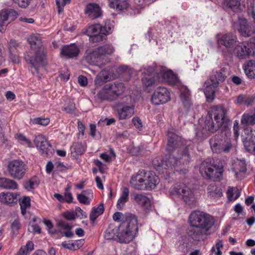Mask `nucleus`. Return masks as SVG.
<instances>
[{
    "mask_svg": "<svg viewBox=\"0 0 255 255\" xmlns=\"http://www.w3.org/2000/svg\"><path fill=\"white\" fill-rule=\"evenodd\" d=\"M237 42V36L231 33H227L217 36L218 45L220 47H224L228 51H232Z\"/></svg>",
    "mask_w": 255,
    "mask_h": 255,
    "instance_id": "2eb2a0df",
    "label": "nucleus"
},
{
    "mask_svg": "<svg viewBox=\"0 0 255 255\" xmlns=\"http://www.w3.org/2000/svg\"><path fill=\"white\" fill-rule=\"evenodd\" d=\"M124 3V2L123 0H113L110 1L109 5L111 8H116L119 10H122L125 8V6L123 4Z\"/></svg>",
    "mask_w": 255,
    "mask_h": 255,
    "instance_id": "864d4df0",
    "label": "nucleus"
},
{
    "mask_svg": "<svg viewBox=\"0 0 255 255\" xmlns=\"http://www.w3.org/2000/svg\"><path fill=\"white\" fill-rule=\"evenodd\" d=\"M49 119L48 118H37L34 119L33 120V123L37 125H39L41 126H45L49 124Z\"/></svg>",
    "mask_w": 255,
    "mask_h": 255,
    "instance_id": "680f3d73",
    "label": "nucleus"
},
{
    "mask_svg": "<svg viewBox=\"0 0 255 255\" xmlns=\"http://www.w3.org/2000/svg\"><path fill=\"white\" fill-rule=\"evenodd\" d=\"M33 142L41 155L48 156L53 154L54 149L43 135L38 134L36 135Z\"/></svg>",
    "mask_w": 255,
    "mask_h": 255,
    "instance_id": "f8f14e48",
    "label": "nucleus"
},
{
    "mask_svg": "<svg viewBox=\"0 0 255 255\" xmlns=\"http://www.w3.org/2000/svg\"><path fill=\"white\" fill-rule=\"evenodd\" d=\"M168 143L166 146V150L169 152L175 150L177 148H180L183 144L181 137L175 133L174 129H171L167 131Z\"/></svg>",
    "mask_w": 255,
    "mask_h": 255,
    "instance_id": "dca6fc26",
    "label": "nucleus"
},
{
    "mask_svg": "<svg viewBox=\"0 0 255 255\" xmlns=\"http://www.w3.org/2000/svg\"><path fill=\"white\" fill-rule=\"evenodd\" d=\"M33 246L32 242L28 241L25 246L20 248L16 255H27L33 250Z\"/></svg>",
    "mask_w": 255,
    "mask_h": 255,
    "instance_id": "49530a36",
    "label": "nucleus"
},
{
    "mask_svg": "<svg viewBox=\"0 0 255 255\" xmlns=\"http://www.w3.org/2000/svg\"><path fill=\"white\" fill-rule=\"evenodd\" d=\"M245 73L250 79L255 78V61L251 60L248 61L243 66Z\"/></svg>",
    "mask_w": 255,
    "mask_h": 255,
    "instance_id": "4c0bfd02",
    "label": "nucleus"
},
{
    "mask_svg": "<svg viewBox=\"0 0 255 255\" xmlns=\"http://www.w3.org/2000/svg\"><path fill=\"white\" fill-rule=\"evenodd\" d=\"M204 87V92L207 101L211 102L214 99L215 93L219 87H215L212 83H210L208 81L205 82Z\"/></svg>",
    "mask_w": 255,
    "mask_h": 255,
    "instance_id": "a878e982",
    "label": "nucleus"
},
{
    "mask_svg": "<svg viewBox=\"0 0 255 255\" xmlns=\"http://www.w3.org/2000/svg\"><path fill=\"white\" fill-rule=\"evenodd\" d=\"M98 57L100 59L102 57L112 54L115 49L113 46L111 44H106L102 46H99L95 49Z\"/></svg>",
    "mask_w": 255,
    "mask_h": 255,
    "instance_id": "72a5a7b5",
    "label": "nucleus"
},
{
    "mask_svg": "<svg viewBox=\"0 0 255 255\" xmlns=\"http://www.w3.org/2000/svg\"><path fill=\"white\" fill-rule=\"evenodd\" d=\"M241 123L244 128H250L249 126L255 125V111L244 113L242 116Z\"/></svg>",
    "mask_w": 255,
    "mask_h": 255,
    "instance_id": "2f4dec72",
    "label": "nucleus"
},
{
    "mask_svg": "<svg viewBox=\"0 0 255 255\" xmlns=\"http://www.w3.org/2000/svg\"><path fill=\"white\" fill-rule=\"evenodd\" d=\"M238 30L241 35L245 37L252 36L254 42H255V27L249 25L245 18L239 17L238 19Z\"/></svg>",
    "mask_w": 255,
    "mask_h": 255,
    "instance_id": "f3484780",
    "label": "nucleus"
},
{
    "mask_svg": "<svg viewBox=\"0 0 255 255\" xmlns=\"http://www.w3.org/2000/svg\"><path fill=\"white\" fill-rule=\"evenodd\" d=\"M224 4L235 12H240L242 9L239 0H224Z\"/></svg>",
    "mask_w": 255,
    "mask_h": 255,
    "instance_id": "a19ab883",
    "label": "nucleus"
},
{
    "mask_svg": "<svg viewBox=\"0 0 255 255\" xmlns=\"http://www.w3.org/2000/svg\"><path fill=\"white\" fill-rule=\"evenodd\" d=\"M104 211V205L100 204L98 207L93 208L90 214V219L94 222L99 216L103 214Z\"/></svg>",
    "mask_w": 255,
    "mask_h": 255,
    "instance_id": "37998d69",
    "label": "nucleus"
},
{
    "mask_svg": "<svg viewBox=\"0 0 255 255\" xmlns=\"http://www.w3.org/2000/svg\"><path fill=\"white\" fill-rule=\"evenodd\" d=\"M170 100V92L165 87H159L151 96V102L155 105L163 104Z\"/></svg>",
    "mask_w": 255,
    "mask_h": 255,
    "instance_id": "4468645a",
    "label": "nucleus"
},
{
    "mask_svg": "<svg viewBox=\"0 0 255 255\" xmlns=\"http://www.w3.org/2000/svg\"><path fill=\"white\" fill-rule=\"evenodd\" d=\"M226 69L222 68L217 71H213L210 76V81L215 87H220L227 78Z\"/></svg>",
    "mask_w": 255,
    "mask_h": 255,
    "instance_id": "6ab92c4d",
    "label": "nucleus"
},
{
    "mask_svg": "<svg viewBox=\"0 0 255 255\" xmlns=\"http://www.w3.org/2000/svg\"><path fill=\"white\" fill-rule=\"evenodd\" d=\"M77 199L78 200L80 203L85 205H89L90 203L91 200V199H90L89 197L85 196L81 194L77 195Z\"/></svg>",
    "mask_w": 255,
    "mask_h": 255,
    "instance_id": "052dcab7",
    "label": "nucleus"
},
{
    "mask_svg": "<svg viewBox=\"0 0 255 255\" xmlns=\"http://www.w3.org/2000/svg\"><path fill=\"white\" fill-rule=\"evenodd\" d=\"M15 3L17 4L21 8L27 7L30 3L31 0H12Z\"/></svg>",
    "mask_w": 255,
    "mask_h": 255,
    "instance_id": "0e129e2a",
    "label": "nucleus"
},
{
    "mask_svg": "<svg viewBox=\"0 0 255 255\" xmlns=\"http://www.w3.org/2000/svg\"><path fill=\"white\" fill-rule=\"evenodd\" d=\"M247 12L248 15L253 19V22L255 23V0H252V2L248 6Z\"/></svg>",
    "mask_w": 255,
    "mask_h": 255,
    "instance_id": "5fc2aeb1",
    "label": "nucleus"
},
{
    "mask_svg": "<svg viewBox=\"0 0 255 255\" xmlns=\"http://www.w3.org/2000/svg\"><path fill=\"white\" fill-rule=\"evenodd\" d=\"M6 12L7 14L8 19H9L10 21H13L15 20L18 14L16 11L13 9H6Z\"/></svg>",
    "mask_w": 255,
    "mask_h": 255,
    "instance_id": "bf43d9fd",
    "label": "nucleus"
},
{
    "mask_svg": "<svg viewBox=\"0 0 255 255\" xmlns=\"http://www.w3.org/2000/svg\"><path fill=\"white\" fill-rule=\"evenodd\" d=\"M109 78V75L105 71H102L96 77L95 80L96 85H101L102 83L107 82Z\"/></svg>",
    "mask_w": 255,
    "mask_h": 255,
    "instance_id": "8fccbe9b",
    "label": "nucleus"
},
{
    "mask_svg": "<svg viewBox=\"0 0 255 255\" xmlns=\"http://www.w3.org/2000/svg\"><path fill=\"white\" fill-rule=\"evenodd\" d=\"M222 131L220 134H216L209 140L211 149L214 153H228L235 148L232 140L229 137L228 128Z\"/></svg>",
    "mask_w": 255,
    "mask_h": 255,
    "instance_id": "39448f33",
    "label": "nucleus"
},
{
    "mask_svg": "<svg viewBox=\"0 0 255 255\" xmlns=\"http://www.w3.org/2000/svg\"><path fill=\"white\" fill-rule=\"evenodd\" d=\"M180 99L184 107L189 110L192 105L191 101V94L189 90L186 87H182L180 89Z\"/></svg>",
    "mask_w": 255,
    "mask_h": 255,
    "instance_id": "c85d7f7f",
    "label": "nucleus"
},
{
    "mask_svg": "<svg viewBox=\"0 0 255 255\" xmlns=\"http://www.w3.org/2000/svg\"><path fill=\"white\" fill-rule=\"evenodd\" d=\"M57 225L59 227H61L62 228H63V229L66 230H71L72 228V226H71L70 224L66 223L62 221H59L57 223Z\"/></svg>",
    "mask_w": 255,
    "mask_h": 255,
    "instance_id": "774afa93",
    "label": "nucleus"
},
{
    "mask_svg": "<svg viewBox=\"0 0 255 255\" xmlns=\"http://www.w3.org/2000/svg\"><path fill=\"white\" fill-rule=\"evenodd\" d=\"M190 159V157L188 152L187 147H185L179 157H176L173 155L170 154L169 158L165 162L162 160L161 157H157L153 160L152 164L156 170H159L161 168L166 169L172 167H175L179 165L181 162L183 164L185 163L187 164L189 162Z\"/></svg>",
    "mask_w": 255,
    "mask_h": 255,
    "instance_id": "0eeeda50",
    "label": "nucleus"
},
{
    "mask_svg": "<svg viewBox=\"0 0 255 255\" xmlns=\"http://www.w3.org/2000/svg\"><path fill=\"white\" fill-rule=\"evenodd\" d=\"M129 189L127 187H124L123 188L121 195L118 200L117 204V208L118 209L122 210L125 206V204L128 201L129 199Z\"/></svg>",
    "mask_w": 255,
    "mask_h": 255,
    "instance_id": "e433bc0d",
    "label": "nucleus"
},
{
    "mask_svg": "<svg viewBox=\"0 0 255 255\" xmlns=\"http://www.w3.org/2000/svg\"><path fill=\"white\" fill-rule=\"evenodd\" d=\"M85 13L88 17L94 19L101 16V10L98 4L90 3L86 7Z\"/></svg>",
    "mask_w": 255,
    "mask_h": 255,
    "instance_id": "cd10ccee",
    "label": "nucleus"
},
{
    "mask_svg": "<svg viewBox=\"0 0 255 255\" xmlns=\"http://www.w3.org/2000/svg\"><path fill=\"white\" fill-rule=\"evenodd\" d=\"M128 214H126L124 215L121 212H117L113 215V219L115 221L120 222L123 221L122 222H124L126 219V215Z\"/></svg>",
    "mask_w": 255,
    "mask_h": 255,
    "instance_id": "e2e57ef3",
    "label": "nucleus"
},
{
    "mask_svg": "<svg viewBox=\"0 0 255 255\" xmlns=\"http://www.w3.org/2000/svg\"><path fill=\"white\" fill-rule=\"evenodd\" d=\"M119 232V226L117 227L114 224H110L106 230L104 237L106 240H110L117 237V235Z\"/></svg>",
    "mask_w": 255,
    "mask_h": 255,
    "instance_id": "ea45409f",
    "label": "nucleus"
},
{
    "mask_svg": "<svg viewBox=\"0 0 255 255\" xmlns=\"http://www.w3.org/2000/svg\"><path fill=\"white\" fill-rule=\"evenodd\" d=\"M21 212L23 215L26 214V210L30 206V199L29 197H24L21 201H19Z\"/></svg>",
    "mask_w": 255,
    "mask_h": 255,
    "instance_id": "09e8293b",
    "label": "nucleus"
},
{
    "mask_svg": "<svg viewBox=\"0 0 255 255\" xmlns=\"http://www.w3.org/2000/svg\"><path fill=\"white\" fill-rule=\"evenodd\" d=\"M133 199L138 204L142 206H146L149 204V198L141 194H136L133 195Z\"/></svg>",
    "mask_w": 255,
    "mask_h": 255,
    "instance_id": "a18cd8bd",
    "label": "nucleus"
},
{
    "mask_svg": "<svg viewBox=\"0 0 255 255\" xmlns=\"http://www.w3.org/2000/svg\"><path fill=\"white\" fill-rule=\"evenodd\" d=\"M241 136L245 148L249 152L255 153V130L252 128H244Z\"/></svg>",
    "mask_w": 255,
    "mask_h": 255,
    "instance_id": "ddd939ff",
    "label": "nucleus"
},
{
    "mask_svg": "<svg viewBox=\"0 0 255 255\" xmlns=\"http://www.w3.org/2000/svg\"><path fill=\"white\" fill-rule=\"evenodd\" d=\"M234 54L239 59L246 58V56L254 53V49L246 46L244 43L236 45L233 50Z\"/></svg>",
    "mask_w": 255,
    "mask_h": 255,
    "instance_id": "4be33fe9",
    "label": "nucleus"
},
{
    "mask_svg": "<svg viewBox=\"0 0 255 255\" xmlns=\"http://www.w3.org/2000/svg\"><path fill=\"white\" fill-rule=\"evenodd\" d=\"M64 202L71 203L73 202V197L71 192H65L64 194Z\"/></svg>",
    "mask_w": 255,
    "mask_h": 255,
    "instance_id": "338daca9",
    "label": "nucleus"
},
{
    "mask_svg": "<svg viewBox=\"0 0 255 255\" xmlns=\"http://www.w3.org/2000/svg\"><path fill=\"white\" fill-rule=\"evenodd\" d=\"M177 245L179 250L182 252L186 253L188 251L189 243L186 237H182L177 242Z\"/></svg>",
    "mask_w": 255,
    "mask_h": 255,
    "instance_id": "de8ad7c7",
    "label": "nucleus"
},
{
    "mask_svg": "<svg viewBox=\"0 0 255 255\" xmlns=\"http://www.w3.org/2000/svg\"><path fill=\"white\" fill-rule=\"evenodd\" d=\"M27 169V165L21 160L13 159L8 163L7 171L9 175L16 179H22Z\"/></svg>",
    "mask_w": 255,
    "mask_h": 255,
    "instance_id": "9b49d317",
    "label": "nucleus"
},
{
    "mask_svg": "<svg viewBox=\"0 0 255 255\" xmlns=\"http://www.w3.org/2000/svg\"><path fill=\"white\" fill-rule=\"evenodd\" d=\"M191 227L188 229V235L193 240H204L206 236L210 235V229L214 225L213 218L209 214L200 211H194L189 216Z\"/></svg>",
    "mask_w": 255,
    "mask_h": 255,
    "instance_id": "f257e3e1",
    "label": "nucleus"
},
{
    "mask_svg": "<svg viewBox=\"0 0 255 255\" xmlns=\"http://www.w3.org/2000/svg\"><path fill=\"white\" fill-rule=\"evenodd\" d=\"M86 149V145L82 142H73L70 146L71 156L76 158L78 155H81L85 153Z\"/></svg>",
    "mask_w": 255,
    "mask_h": 255,
    "instance_id": "7c9ffc66",
    "label": "nucleus"
},
{
    "mask_svg": "<svg viewBox=\"0 0 255 255\" xmlns=\"http://www.w3.org/2000/svg\"><path fill=\"white\" fill-rule=\"evenodd\" d=\"M225 162L216 160L213 163L203 161L200 167V172L203 176L214 181H219L223 178Z\"/></svg>",
    "mask_w": 255,
    "mask_h": 255,
    "instance_id": "423d86ee",
    "label": "nucleus"
},
{
    "mask_svg": "<svg viewBox=\"0 0 255 255\" xmlns=\"http://www.w3.org/2000/svg\"><path fill=\"white\" fill-rule=\"evenodd\" d=\"M80 52L79 47L75 44L66 45L62 47L61 50V55L68 58L77 57Z\"/></svg>",
    "mask_w": 255,
    "mask_h": 255,
    "instance_id": "5701e85b",
    "label": "nucleus"
},
{
    "mask_svg": "<svg viewBox=\"0 0 255 255\" xmlns=\"http://www.w3.org/2000/svg\"><path fill=\"white\" fill-rule=\"evenodd\" d=\"M98 57L100 59L102 57L112 54L115 49L113 46L111 44H106L102 46H99L95 49Z\"/></svg>",
    "mask_w": 255,
    "mask_h": 255,
    "instance_id": "f704fd0d",
    "label": "nucleus"
},
{
    "mask_svg": "<svg viewBox=\"0 0 255 255\" xmlns=\"http://www.w3.org/2000/svg\"><path fill=\"white\" fill-rule=\"evenodd\" d=\"M98 57L100 59L102 57L112 54L115 49L113 46L111 44H106L102 46H99L95 49Z\"/></svg>",
    "mask_w": 255,
    "mask_h": 255,
    "instance_id": "c9c22d12",
    "label": "nucleus"
},
{
    "mask_svg": "<svg viewBox=\"0 0 255 255\" xmlns=\"http://www.w3.org/2000/svg\"><path fill=\"white\" fill-rule=\"evenodd\" d=\"M145 190H152L159 183L158 176L151 171L144 173Z\"/></svg>",
    "mask_w": 255,
    "mask_h": 255,
    "instance_id": "b1692460",
    "label": "nucleus"
},
{
    "mask_svg": "<svg viewBox=\"0 0 255 255\" xmlns=\"http://www.w3.org/2000/svg\"><path fill=\"white\" fill-rule=\"evenodd\" d=\"M207 194L208 197L211 199H218L222 196L221 189L215 183L208 185L207 188Z\"/></svg>",
    "mask_w": 255,
    "mask_h": 255,
    "instance_id": "473e14b6",
    "label": "nucleus"
},
{
    "mask_svg": "<svg viewBox=\"0 0 255 255\" xmlns=\"http://www.w3.org/2000/svg\"><path fill=\"white\" fill-rule=\"evenodd\" d=\"M11 228L13 235L16 236L18 233L19 230L20 229L19 221L18 220H14L11 225Z\"/></svg>",
    "mask_w": 255,
    "mask_h": 255,
    "instance_id": "4d7b16f0",
    "label": "nucleus"
},
{
    "mask_svg": "<svg viewBox=\"0 0 255 255\" xmlns=\"http://www.w3.org/2000/svg\"><path fill=\"white\" fill-rule=\"evenodd\" d=\"M111 32V27H107L106 25L102 26L100 24H96L89 26L85 33L90 37V39L93 42H98L105 40L106 36Z\"/></svg>",
    "mask_w": 255,
    "mask_h": 255,
    "instance_id": "1a4fd4ad",
    "label": "nucleus"
},
{
    "mask_svg": "<svg viewBox=\"0 0 255 255\" xmlns=\"http://www.w3.org/2000/svg\"><path fill=\"white\" fill-rule=\"evenodd\" d=\"M86 61L91 65H94L99 59L96 50H88L86 52Z\"/></svg>",
    "mask_w": 255,
    "mask_h": 255,
    "instance_id": "79ce46f5",
    "label": "nucleus"
},
{
    "mask_svg": "<svg viewBox=\"0 0 255 255\" xmlns=\"http://www.w3.org/2000/svg\"><path fill=\"white\" fill-rule=\"evenodd\" d=\"M159 78L157 70L153 67H149L142 73L141 81L143 84L146 87L152 86Z\"/></svg>",
    "mask_w": 255,
    "mask_h": 255,
    "instance_id": "a211bd4d",
    "label": "nucleus"
},
{
    "mask_svg": "<svg viewBox=\"0 0 255 255\" xmlns=\"http://www.w3.org/2000/svg\"><path fill=\"white\" fill-rule=\"evenodd\" d=\"M0 187L6 189H16L17 188L16 182L6 178H0Z\"/></svg>",
    "mask_w": 255,
    "mask_h": 255,
    "instance_id": "58836bf2",
    "label": "nucleus"
},
{
    "mask_svg": "<svg viewBox=\"0 0 255 255\" xmlns=\"http://www.w3.org/2000/svg\"><path fill=\"white\" fill-rule=\"evenodd\" d=\"M28 41L30 45L31 50L25 53L24 59L38 72L39 67L46 64V51L39 35H32L28 38Z\"/></svg>",
    "mask_w": 255,
    "mask_h": 255,
    "instance_id": "f03ea898",
    "label": "nucleus"
},
{
    "mask_svg": "<svg viewBox=\"0 0 255 255\" xmlns=\"http://www.w3.org/2000/svg\"><path fill=\"white\" fill-rule=\"evenodd\" d=\"M117 113L121 120L129 119L134 114V101L131 96H126L117 104Z\"/></svg>",
    "mask_w": 255,
    "mask_h": 255,
    "instance_id": "9d476101",
    "label": "nucleus"
},
{
    "mask_svg": "<svg viewBox=\"0 0 255 255\" xmlns=\"http://www.w3.org/2000/svg\"><path fill=\"white\" fill-rule=\"evenodd\" d=\"M39 182L36 177H33L24 183V188L29 191L31 189L36 188L38 185Z\"/></svg>",
    "mask_w": 255,
    "mask_h": 255,
    "instance_id": "3c124183",
    "label": "nucleus"
},
{
    "mask_svg": "<svg viewBox=\"0 0 255 255\" xmlns=\"http://www.w3.org/2000/svg\"><path fill=\"white\" fill-rule=\"evenodd\" d=\"M232 171L238 180H241L247 171L246 164L244 160H237L232 164Z\"/></svg>",
    "mask_w": 255,
    "mask_h": 255,
    "instance_id": "412c9836",
    "label": "nucleus"
},
{
    "mask_svg": "<svg viewBox=\"0 0 255 255\" xmlns=\"http://www.w3.org/2000/svg\"><path fill=\"white\" fill-rule=\"evenodd\" d=\"M144 173V170H139L136 174L132 176L130 183L133 188L145 190Z\"/></svg>",
    "mask_w": 255,
    "mask_h": 255,
    "instance_id": "aec40b11",
    "label": "nucleus"
},
{
    "mask_svg": "<svg viewBox=\"0 0 255 255\" xmlns=\"http://www.w3.org/2000/svg\"><path fill=\"white\" fill-rule=\"evenodd\" d=\"M78 241H76V243H67L66 242H62L61 245L62 246L65 248L71 250H75L77 249H79L78 245H77V243Z\"/></svg>",
    "mask_w": 255,
    "mask_h": 255,
    "instance_id": "13d9d810",
    "label": "nucleus"
},
{
    "mask_svg": "<svg viewBox=\"0 0 255 255\" xmlns=\"http://www.w3.org/2000/svg\"><path fill=\"white\" fill-rule=\"evenodd\" d=\"M227 110L223 106L213 107L205 122L206 128L212 132L219 128L225 130L228 128L230 121L227 116Z\"/></svg>",
    "mask_w": 255,
    "mask_h": 255,
    "instance_id": "7ed1b4c3",
    "label": "nucleus"
},
{
    "mask_svg": "<svg viewBox=\"0 0 255 255\" xmlns=\"http://www.w3.org/2000/svg\"><path fill=\"white\" fill-rule=\"evenodd\" d=\"M75 212L77 216L80 218H85L87 217L86 213L79 207L75 208Z\"/></svg>",
    "mask_w": 255,
    "mask_h": 255,
    "instance_id": "69168bd1",
    "label": "nucleus"
},
{
    "mask_svg": "<svg viewBox=\"0 0 255 255\" xmlns=\"http://www.w3.org/2000/svg\"><path fill=\"white\" fill-rule=\"evenodd\" d=\"M170 195L177 196L182 199L184 202L194 207L197 202V198L190 188L183 183H177L172 185L169 189Z\"/></svg>",
    "mask_w": 255,
    "mask_h": 255,
    "instance_id": "6e6552de",
    "label": "nucleus"
},
{
    "mask_svg": "<svg viewBox=\"0 0 255 255\" xmlns=\"http://www.w3.org/2000/svg\"><path fill=\"white\" fill-rule=\"evenodd\" d=\"M158 75L159 77L161 76L163 79L171 85H174L178 81L177 76L171 70L166 71L164 68H161L160 72L158 73Z\"/></svg>",
    "mask_w": 255,
    "mask_h": 255,
    "instance_id": "c756f323",
    "label": "nucleus"
},
{
    "mask_svg": "<svg viewBox=\"0 0 255 255\" xmlns=\"http://www.w3.org/2000/svg\"><path fill=\"white\" fill-rule=\"evenodd\" d=\"M19 194L17 192H6L0 194V201L1 203L10 205L17 202Z\"/></svg>",
    "mask_w": 255,
    "mask_h": 255,
    "instance_id": "bb28decb",
    "label": "nucleus"
},
{
    "mask_svg": "<svg viewBox=\"0 0 255 255\" xmlns=\"http://www.w3.org/2000/svg\"><path fill=\"white\" fill-rule=\"evenodd\" d=\"M107 89L109 90L114 100L121 95L125 90V86L123 83H114L106 85Z\"/></svg>",
    "mask_w": 255,
    "mask_h": 255,
    "instance_id": "393cba45",
    "label": "nucleus"
},
{
    "mask_svg": "<svg viewBox=\"0 0 255 255\" xmlns=\"http://www.w3.org/2000/svg\"><path fill=\"white\" fill-rule=\"evenodd\" d=\"M138 232L137 219L132 214L126 215V219L119 226V232L117 235L120 243H128L132 241Z\"/></svg>",
    "mask_w": 255,
    "mask_h": 255,
    "instance_id": "20e7f679",
    "label": "nucleus"
},
{
    "mask_svg": "<svg viewBox=\"0 0 255 255\" xmlns=\"http://www.w3.org/2000/svg\"><path fill=\"white\" fill-rule=\"evenodd\" d=\"M106 85L104 86V88L101 90L98 94L97 96L99 99L101 100H114L113 96L112 95L109 90L107 89Z\"/></svg>",
    "mask_w": 255,
    "mask_h": 255,
    "instance_id": "c03bdc74",
    "label": "nucleus"
},
{
    "mask_svg": "<svg viewBox=\"0 0 255 255\" xmlns=\"http://www.w3.org/2000/svg\"><path fill=\"white\" fill-rule=\"evenodd\" d=\"M8 20L7 14L5 9L1 10L0 11V31L2 32L4 28L3 27L5 22Z\"/></svg>",
    "mask_w": 255,
    "mask_h": 255,
    "instance_id": "603ef678",
    "label": "nucleus"
},
{
    "mask_svg": "<svg viewBox=\"0 0 255 255\" xmlns=\"http://www.w3.org/2000/svg\"><path fill=\"white\" fill-rule=\"evenodd\" d=\"M15 136L19 142H20L21 143L23 144L27 145L28 147H31V141L28 139H27L23 134L21 133H18L15 135Z\"/></svg>",
    "mask_w": 255,
    "mask_h": 255,
    "instance_id": "6e6d98bb",
    "label": "nucleus"
}]
</instances>
